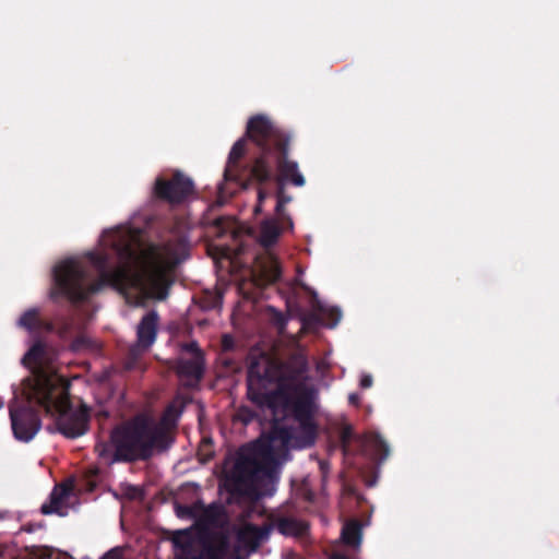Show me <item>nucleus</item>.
<instances>
[{
	"instance_id": "40",
	"label": "nucleus",
	"mask_w": 559,
	"mask_h": 559,
	"mask_svg": "<svg viewBox=\"0 0 559 559\" xmlns=\"http://www.w3.org/2000/svg\"><path fill=\"white\" fill-rule=\"evenodd\" d=\"M254 417V414L253 412L249 411L247 408V417H246V420H247V424Z\"/></svg>"
},
{
	"instance_id": "35",
	"label": "nucleus",
	"mask_w": 559,
	"mask_h": 559,
	"mask_svg": "<svg viewBox=\"0 0 559 559\" xmlns=\"http://www.w3.org/2000/svg\"><path fill=\"white\" fill-rule=\"evenodd\" d=\"M372 377L370 374H364L360 379L359 385L362 389H368L372 385Z\"/></svg>"
},
{
	"instance_id": "9",
	"label": "nucleus",
	"mask_w": 559,
	"mask_h": 559,
	"mask_svg": "<svg viewBox=\"0 0 559 559\" xmlns=\"http://www.w3.org/2000/svg\"><path fill=\"white\" fill-rule=\"evenodd\" d=\"M245 156V135L240 136L234 144L224 170L223 182L218 186V195L216 204L211 206V211L216 206H222L237 191L245 188V179L239 160Z\"/></svg>"
},
{
	"instance_id": "19",
	"label": "nucleus",
	"mask_w": 559,
	"mask_h": 559,
	"mask_svg": "<svg viewBox=\"0 0 559 559\" xmlns=\"http://www.w3.org/2000/svg\"><path fill=\"white\" fill-rule=\"evenodd\" d=\"M259 231V243L269 249L277 242L282 229L276 218L267 217L261 222Z\"/></svg>"
},
{
	"instance_id": "1",
	"label": "nucleus",
	"mask_w": 559,
	"mask_h": 559,
	"mask_svg": "<svg viewBox=\"0 0 559 559\" xmlns=\"http://www.w3.org/2000/svg\"><path fill=\"white\" fill-rule=\"evenodd\" d=\"M217 477L227 507L201 501L193 526L173 537L177 559H245V444L226 454Z\"/></svg>"
},
{
	"instance_id": "28",
	"label": "nucleus",
	"mask_w": 559,
	"mask_h": 559,
	"mask_svg": "<svg viewBox=\"0 0 559 559\" xmlns=\"http://www.w3.org/2000/svg\"><path fill=\"white\" fill-rule=\"evenodd\" d=\"M95 452L98 454L99 459H102L105 463L118 462L117 460H115V447L111 441L110 443H97L95 445Z\"/></svg>"
},
{
	"instance_id": "33",
	"label": "nucleus",
	"mask_w": 559,
	"mask_h": 559,
	"mask_svg": "<svg viewBox=\"0 0 559 559\" xmlns=\"http://www.w3.org/2000/svg\"><path fill=\"white\" fill-rule=\"evenodd\" d=\"M269 197V192L263 189V188H260L258 190V204L255 205L253 212L255 215L260 214L262 212V203L263 201Z\"/></svg>"
},
{
	"instance_id": "16",
	"label": "nucleus",
	"mask_w": 559,
	"mask_h": 559,
	"mask_svg": "<svg viewBox=\"0 0 559 559\" xmlns=\"http://www.w3.org/2000/svg\"><path fill=\"white\" fill-rule=\"evenodd\" d=\"M191 402L192 396L190 394L177 393L166 406L159 423H155V425H163L164 429L170 433V428L177 425L180 415Z\"/></svg>"
},
{
	"instance_id": "41",
	"label": "nucleus",
	"mask_w": 559,
	"mask_h": 559,
	"mask_svg": "<svg viewBox=\"0 0 559 559\" xmlns=\"http://www.w3.org/2000/svg\"><path fill=\"white\" fill-rule=\"evenodd\" d=\"M10 513L8 511H0V521L8 519Z\"/></svg>"
},
{
	"instance_id": "13",
	"label": "nucleus",
	"mask_w": 559,
	"mask_h": 559,
	"mask_svg": "<svg viewBox=\"0 0 559 559\" xmlns=\"http://www.w3.org/2000/svg\"><path fill=\"white\" fill-rule=\"evenodd\" d=\"M245 349L230 334L222 336V350L218 356L219 376L233 377L241 371Z\"/></svg>"
},
{
	"instance_id": "12",
	"label": "nucleus",
	"mask_w": 559,
	"mask_h": 559,
	"mask_svg": "<svg viewBox=\"0 0 559 559\" xmlns=\"http://www.w3.org/2000/svg\"><path fill=\"white\" fill-rule=\"evenodd\" d=\"M281 276L280 262L270 252L259 255L252 266L247 264V283L252 282L254 285L262 287L276 283Z\"/></svg>"
},
{
	"instance_id": "6",
	"label": "nucleus",
	"mask_w": 559,
	"mask_h": 559,
	"mask_svg": "<svg viewBox=\"0 0 559 559\" xmlns=\"http://www.w3.org/2000/svg\"><path fill=\"white\" fill-rule=\"evenodd\" d=\"M115 460L126 463L147 461L156 453L167 451L174 443L171 433L163 425H155L143 415L117 426L110 433Z\"/></svg>"
},
{
	"instance_id": "34",
	"label": "nucleus",
	"mask_w": 559,
	"mask_h": 559,
	"mask_svg": "<svg viewBox=\"0 0 559 559\" xmlns=\"http://www.w3.org/2000/svg\"><path fill=\"white\" fill-rule=\"evenodd\" d=\"M269 364H273L275 366H278L277 364H275L274 361H271V360H267L265 366H264V369H263V372L262 373H259L257 372V376L260 378L261 382H266L269 383V381L264 380L263 379V376H264V372H265V369L267 368ZM253 374H255V370H254V367L252 366L249 370H247V378H246V381H249V378H251ZM270 384H273L272 382H270Z\"/></svg>"
},
{
	"instance_id": "21",
	"label": "nucleus",
	"mask_w": 559,
	"mask_h": 559,
	"mask_svg": "<svg viewBox=\"0 0 559 559\" xmlns=\"http://www.w3.org/2000/svg\"><path fill=\"white\" fill-rule=\"evenodd\" d=\"M367 450L372 455V459L379 464L385 461L390 454L388 443L379 433H372L367 438Z\"/></svg>"
},
{
	"instance_id": "22",
	"label": "nucleus",
	"mask_w": 559,
	"mask_h": 559,
	"mask_svg": "<svg viewBox=\"0 0 559 559\" xmlns=\"http://www.w3.org/2000/svg\"><path fill=\"white\" fill-rule=\"evenodd\" d=\"M13 559H72L67 554L56 551L49 547H33L19 554Z\"/></svg>"
},
{
	"instance_id": "24",
	"label": "nucleus",
	"mask_w": 559,
	"mask_h": 559,
	"mask_svg": "<svg viewBox=\"0 0 559 559\" xmlns=\"http://www.w3.org/2000/svg\"><path fill=\"white\" fill-rule=\"evenodd\" d=\"M223 296L219 292L204 290L199 297V305L203 310H214L222 306Z\"/></svg>"
},
{
	"instance_id": "10",
	"label": "nucleus",
	"mask_w": 559,
	"mask_h": 559,
	"mask_svg": "<svg viewBox=\"0 0 559 559\" xmlns=\"http://www.w3.org/2000/svg\"><path fill=\"white\" fill-rule=\"evenodd\" d=\"M195 192L192 179L177 170L170 178L157 177L153 186V197L170 205H180Z\"/></svg>"
},
{
	"instance_id": "3",
	"label": "nucleus",
	"mask_w": 559,
	"mask_h": 559,
	"mask_svg": "<svg viewBox=\"0 0 559 559\" xmlns=\"http://www.w3.org/2000/svg\"><path fill=\"white\" fill-rule=\"evenodd\" d=\"M70 383L58 374H38L25 381V403L10 407V419L14 437L31 441L41 427L40 408L55 418L57 431L75 439L88 429L90 412L85 405L74 408L70 400Z\"/></svg>"
},
{
	"instance_id": "18",
	"label": "nucleus",
	"mask_w": 559,
	"mask_h": 559,
	"mask_svg": "<svg viewBox=\"0 0 559 559\" xmlns=\"http://www.w3.org/2000/svg\"><path fill=\"white\" fill-rule=\"evenodd\" d=\"M271 523L273 527L285 536L302 537L309 531L307 522L293 516H277Z\"/></svg>"
},
{
	"instance_id": "29",
	"label": "nucleus",
	"mask_w": 559,
	"mask_h": 559,
	"mask_svg": "<svg viewBox=\"0 0 559 559\" xmlns=\"http://www.w3.org/2000/svg\"><path fill=\"white\" fill-rule=\"evenodd\" d=\"M214 456L213 442L211 438H204L198 448V457L201 463L210 462Z\"/></svg>"
},
{
	"instance_id": "36",
	"label": "nucleus",
	"mask_w": 559,
	"mask_h": 559,
	"mask_svg": "<svg viewBox=\"0 0 559 559\" xmlns=\"http://www.w3.org/2000/svg\"><path fill=\"white\" fill-rule=\"evenodd\" d=\"M237 290L240 298H245V278L241 275L238 278Z\"/></svg>"
},
{
	"instance_id": "26",
	"label": "nucleus",
	"mask_w": 559,
	"mask_h": 559,
	"mask_svg": "<svg viewBox=\"0 0 559 559\" xmlns=\"http://www.w3.org/2000/svg\"><path fill=\"white\" fill-rule=\"evenodd\" d=\"M40 512L43 514L57 513L59 515H63L64 513L62 512V495L57 493L56 490H53L50 495L49 502H45L40 507Z\"/></svg>"
},
{
	"instance_id": "37",
	"label": "nucleus",
	"mask_w": 559,
	"mask_h": 559,
	"mask_svg": "<svg viewBox=\"0 0 559 559\" xmlns=\"http://www.w3.org/2000/svg\"><path fill=\"white\" fill-rule=\"evenodd\" d=\"M235 418L245 424V405L238 407Z\"/></svg>"
},
{
	"instance_id": "32",
	"label": "nucleus",
	"mask_w": 559,
	"mask_h": 559,
	"mask_svg": "<svg viewBox=\"0 0 559 559\" xmlns=\"http://www.w3.org/2000/svg\"><path fill=\"white\" fill-rule=\"evenodd\" d=\"M276 185H277L276 200L281 201L285 205L288 204L292 201V197L286 194L285 185L283 182H280Z\"/></svg>"
},
{
	"instance_id": "31",
	"label": "nucleus",
	"mask_w": 559,
	"mask_h": 559,
	"mask_svg": "<svg viewBox=\"0 0 559 559\" xmlns=\"http://www.w3.org/2000/svg\"><path fill=\"white\" fill-rule=\"evenodd\" d=\"M352 438H353L352 428L350 427L343 428L342 431H341V435H340V440H341L343 450L345 452L347 451V448L349 445V442H350Z\"/></svg>"
},
{
	"instance_id": "17",
	"label": "nucleus",
	"mask_w": 559,
	"mask_h": 559,
	"mask_svg": "<svg viewBox=\"0 0 559 559\" xmlns=\"http://www.w3.org/2000/svg\"><path fill=\"white\" fill-rule=\"evenodd\" d=\"M266 510L261 514L259 512H253L251 518L254 515L263 516L266 514ZM249 519L250 516L247 518V558L251 554L255 552L258 548L269 539L273 530V524L271 522L258 526L249 523Z\"/></svg>"
},
{
	"instance_id": "23",
	"label": "nucleus",
	"mask_w": 559,
	"mask_h": 559,
	"mask_svg": "<svg viewBox=\"0 0 559 559\" xmlns=\"http://www.w3.org/2000/svg\"><path fill=\"white\" fill-rule=\"evenodd\" d=\"M341 536L344 544L358 548L361 543V524L357 520L347 522L342 528Z\"/></svg>"
},
{
	"instance_id": "27",
	"label": "nucleus",
	"mask_w": 559,
	"mask_h": 559,
	"mask_svg": "<svg viewBox=\"0 0 559 559\" xmlns=\"http://www.w3.org/2000/svg\"><path fill=\"white\" fill-rule=\"evenodd\" d=\"M200 506L201 500H198L192 504H178L176 507V513L181 519H190L195 522L198 520Z\"/></svg>"
},
{
	"instance_id": "42",
	"label": "nucleus",
	"mask_w": 559,
	"mask_h": 559,
	"mask_svg": "<svg viewBox=\"0 0 559 559\" xmlns=\"http://www.w3.org/2000/svg\"><path fill=\"white\" fill-rule=\"evenodd\" d=\"M246 233H247V237H248V236H251V235L253 234V230H252V228H251V227H249V226L247 225Z\"/></svg>"
},
{
	"instance_id": "15",
	"label": "nucleus",
	"mask_w": 559,
	"mask_h": 559,
	"mask_svg": "<svg viewBox=\"0 0 559 559\" xmlns=\"http://www.w3.org/2000/svg\"><path fill=\"white\" fill-rule=\"evenodd\" d=\"M158 313L151 310L144 314L138 324L136 329V343L142 349L150 348L156 340L158 328Z\"/></svg>"
},
{
	"instance_id": "20",
	"label": "nucleus",
	"mask_w": 559,
	"mask_h": 559,
	"mask_svg": "<svg viewBox=\"0 0 559 559\" xmlns=\"http://www.w3.org/2000/svg\"><path fill=\"white\" fill-rule=\"evenodd\" d=\"M19 325L32 333L52 329L51 323L40 318L39 310L36 308L26 310L19 319Z\"/></svg>"
},
{
	"instance_id": "43",
	"label": "nucleus",
	"mask_w": 559,
	"mask_h": 559,
	"mask_svg": "<svg viewBox=\"0 0 559 559\" xmlns=\"http://www.w3.org/2000/svg\"><path fill=\"white\" fill-rule=\"evenodd\" d=\"M247 399L254 400L253 396L252 397L250 396V385L249 384H247Z\"/></svg>"
},
{
	"instance_id": "14",
	"label": "nucleus",
	"mask_w": 559,
	"mask_h": 559,
	"mask_svg": "<svg viewBox=\"0 0 559 559\" xmlns=\"http://www.w3.org/2000/svg\"><path fill=\"white\" fill-rule=\"evenodd\" d=\"M290 142H285L282 146L274 150L272 159L275 158L278 175L275 177L276 183L290 182L296 187H302L306 182L304 176L298 170L297 162L288 157ZM274 179V176L273 178Z\"/></svg>"
},
{
	"instance_id": "5",
	"label": "nucleus",
	"mask_w": 559,
	"mask_h": 559,
	"mask_svg": "<svg viewBox=\"0 0 559 559\" xmlns=\"http://www.w3.org/2000/svg\"><path fill=\"white\" fill-rule=\"evenodd\" d=\"M263 379L274 383V389L262 393L260 397V403L271 411L273 421L281 424L282 418L289 413L298 423L302 444L312 445L318 433L314 421L317 412L314 390L298 385L294 390V395H290L285 388L280 366L273 364H269Z\"/></svg>"
},
{
	"instance_id": "2",
	"label": "nucleus",
	"mask_w": 559,
	"mask_h": 559,
	"mask_svg": "<svg viewBox=\"0 0 559 559\" xmlns=\"http://www.w3.org/2000/svg\"><path fill=\"white\" fill-rule=\"evenodd\" d=\"M108 245L117 255L119 265L108 270L110 257L108 253L90 252L87 258L99 272L97 281L88 284V274L85 267L75 260H66L53 269L55 288L51 298L66 297L73 304L85 301L93 294L98 293L105 286H111L117 290L127 289L132 283L131 266L141 258L148 264L157 265L160 262V253L157 246H150L138 254L134 238L129 233L114 230L108 236Z\"/></svg>"
},
{
	"instance_id": "11",
	"label": "nucleus",
	"mask_w": 559,
	"mask_h": 559,
	"mask_svg": "<svg viewBox=\"0 0 559 559\" xmlns=\"http://www.w3.org/2000/svg\"><path fill=\"white\" fill-rule=\"evenodd\" d=\"M203 223L213 228V234L217 238H230L236 246V248L227 246L224 249V255L228 258L230 264H234V260L240 259V254L245 250V225L242 223L233 216L222 215L211 218L209 214L204 216Z\"/></svg>"
},
{
	"instance_id": "38",
	"label": "nucleus",
	"mask_w": 559,
	"mask_h": 559,
	"mask_svg": "<svg viewBox=\"0 0 559 559\" xmlns=\"http://www.w3.org/2000/svg\"><path fill=\"white\" fill-rule=\"evenodd\" d=\"M348 402H349V404H352V405H354V406H358V405H359V403H360V396H359V394H357V393H350V394L348 395Z\"/></svg>"
},
{
	"instance_id": "39",
	"label": "nucleus",
	"mask_w": 559,
	"mask_h": 559,
	"mask_svg": "<svg viewBox=\"0 0 559 559\" xmlns=\"http://www.w3.org/2000/svg\"><path fill=\"white\" fill-rule=\"evenodd\" d=\"M329 559H357V558L349 557L348 555L343 554V552H334L333 555L330 556Z\"/></svg>"
},
{
	"instance_id": "30",
	"label": "nucleus",
	"mask_w": 559,
	"mask_h": 559,
	"mask_svg": "<svg viewBox=\"0 0 559 559\" xmlns=\"http://www.w3.org/2000/svg\"><path fill=\"white\" fill-rule=\"evenodd\" d=\"M285 204L282 203L281 201L276 200V206H275V214L283 221V222H286L288 224V226L290 228H293V219L292 217L286 214L285 212Z\"/></svg>"
},
{
	"instance_id": "8",
	"label": "nucleus",
	"mask_w": 559,
	"mask_h": 559,
	"mask_svg": "<svg viewBox=\"0 0 559 559\" xmlns=\"http://www.w3.org/2000/svg\"><path fill=\"white\" fill-rule=\"evenodd\" d=\"M180 349L182 355L176 359L175 371L182 386L198 388L205 370L204 353L195 341L182 343Z\"/></svg>"
},
{
	"instance_id": "7",
	"label": "nucleus",
	"mask_w": 559,
	"mask_h": 559,
	"mask_svg": "<svg viewBox=\"0 0 559 559\" xmlns=\"http://www.w3.org/2000/svg\"><path fill=\"white\" fill-rule=\"evenodd\" d=\"M247 141H251L259 148L251 166L247 163V186L252 179L258 183L269 182L273 178L272 156L274 150L285 142H290V135L274 124L264 114L251 116L247 120Z\"/></svg>"
},
{
	"instance_id": "25",
	"label": "nucleus",
	"mask_w": 559,
	"mask_h": 559,
	"mask_svg": "<svg viewBox=\"0 0 559 559\" xmlns=\"http://www.w3.org/2000/svg\"><path fill=\"white\" fill-rule=\"evenodd\" d=\"M45 354V346L40 342H36L31 346L22 358L25 366L39 365Z\"/></svg>"
},
{
	"instance_id": "4",
	"label": "nucleus",
	"mask_w": 559,
	"mask_h": 559,
	"mask_svg": "<svg viewBox=\"0 0 559 559\" xmlns=\"http://www.w3.org/2000/svg\"><path fill=\"white\" fill-rule=\"evenodd\" d=\"M293 427L273 421L271 436L247 443V518L265 511L264 498L272 497L280 480L274 440L288 444L295 438Z\"/></svg>"
}]
</instances>
